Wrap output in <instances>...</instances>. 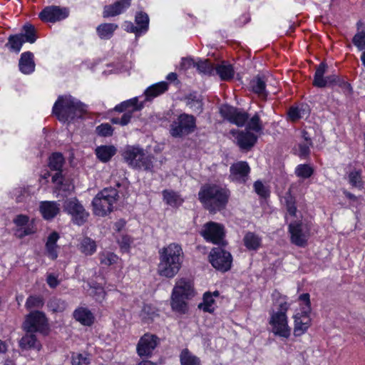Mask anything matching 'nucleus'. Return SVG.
I'll use <instances>...</instances> for the list:
<instances>
[{"instance_id": "obj_7", "label": "nucleus", "mask_w": 365, "mask_h": 365, "mask_svg": "<svg viewBox=\"0 0 365 365\" xmlns=\"http://www.w3.org/2000/svg\"><path fill=\"white\" fill-rule=\"evenodd\" d=\"M327 68V65L324 63H321L318 66L314 76L313 86L317 88H324L337 85L344 89L345 93H350L351 90L350 84L341 80L339 76L335 74L324 76Z\"/></svg>"}, {"instance_id": "obj_11", "label": "nucleus", "mask_w": 365, "mask_h": 365, "mask_svg": "<svg viewBox=\"0 0 365 365\" xmlns=\"http://www.w3.org/2000/svg\"><path fill=\"white\" fill-rule=\"evenodd\" d=\"M200 233L208 242L220 247H225L227 245L225 227L222 224L208 222L203 225Z\"/></svg>"}, {"instance_id": "obj_53", "label": "nucleus", "mask_w": 365, "mask_h": 365, "mask_svg": "<svg viewBox=\"0 0 365 365\" xmlns=\"http://www.w3.org/2000/svg\"><path fill=\"white\" fill-rule=\"evenodd\" d=\"M286 207L289 217H297V207L294 200L291 196L286 198Z\"/></svg>"}, {"instance_id": "obj_35", "label": "nucleus", "mask_w": 365, "mask_h": 365, "mask_svg": "<svg viewBox=\"0 0 365 365\" xmlns=\"http://www.w3.org/2000/svg\"><path fill=\"white\" fill-rule=\"evenodd\" d=\"M24 43H25V41L23 38V35L16 34L9 37L6 46L11 51L19 53Z\"/></svg>"}, {"instance_id": "obj_14", "label": "nucleus", "mask_w": 365, "mask_h": 365, "mask_svg": "<svg viewBox=\"0 0 365 365\" xmlns=\"http://www.w3.org/2000/svg\"><path fill=\"white\" fill-rule=\"evenodd\" d=\"M65 210L71 215L73 222L81 225L85 223L88 217V212L76 198H71L65 202Z\"/></svg>"}, {"instance_id": "obj_38", "label": "nucleus", "mask_w": 365, "mask_h": 365, "mask_svg": "<svg viewBox=\"0 0 365 365\" xmlns=\"http://www.w3.org/2000/svg\"><path fill=\"white\" fill-rule=\"evenodd\" d=\"M135 24L137 27H139L141 32L145 34L149 28V17L147 14L142 11L138 12L135 18Z\"/></svg>"}, {"instance_id": "obj_45", "label": "nucleus", "mask_w": 365, "mask_h": 365, "mask_svg": "<svg viewBox=\"0 0 365 365\" xmlns=\"http://www.w3.org/2000/svg\"><path fill=\"white\" fill-rule=\"evenodd\" d=\"M44 300L43 297L40 295H31L26 302L25 307L27 309H39L43 307Z\"/></svg>"}, {"instance_id": "obj_63", "label": "nucleus", "mask_w": 365, "mask_h": 365, "mask_svg": "<svg viewBox=\"0 0 365 365\" xmlns=\"http://www.w3.org/2000/svg\"><path fill=\"white\" fill-rule=\"evenodd\" d=\"M123 113L122 117L120 118L121 125H126L131 120L133 113L130 112H125Z\"/></svg>"}, {"instance_id": "obj_43", "label": "nucleus", "mask_w": 365, "mask_h": 365, "mask_svg": "<svg viewBox=\"0 0 365 365\" xmlns=\"http://www.w3.org/2000/svg\"><path fill=\"white\" fill-rule=\"evenodd\" d=\"M254 187L255 191L261 198L266 199L269 197L270 188L267 182L257 180L254 183Z\"/></svg>"}, {"instance_id": "obj_18", "label": "nucleus", "mask_w": 365, "mask_h": 365, "mask_svg": "<svg viewBox=\"0 0 365 365\" xmlns=\"http://www.w3.org/2000/svg\"><path fill=\"white\" fill-rule=\"evenodd\" d=\"M159 342V338L154 334H145L140 337L137 344V353L140 356L148 357L151 356L153 350Z\"/></svg>"}, {"instance_id": "obj_9", "label": "nucleus", "mask_w": 365, "mask_h": 365, "mask_svg": "<svg viewBox=\"0 0 365 365\" xmlns=\"http://www.w3.org/2000/svg\"><path fill=\"white\" fill-rule=\"evenodd\" d=\"M26 332H39L46 335L49 331V326L46 314L43 312L34 311L26 315L22 325Z\"/></svg>"}, {"instance_id": "obj_41", "label": "nucleus", "mask_w": 365, "mask_h": 365, "mask_svg": "<svg viewBox=\"0 0 365 365\" xmlns=\"http://www.w3.org/2000/svg\"><path fill=\"white\" fill-rule=\"evenodd\" d=\"M263 133V126L257 114L252 116V146L257 142L258 137Z\"/></svg>"}, {"instance_id": "obj_54", "label": "nucleus", "mask_w": 365, "mask_h": 365, "mask_svg": "<svg viewBox=\"0 0 365 365\" xmlns=\"http://www.w3.org/2000/svg\"><path fill=\"white\" fill-rule=\"evenodd\" d=\"M98 135L102 136H109L113 134L112 126L108 123H102L96 128Z\"/></svg>"}, {"instance_id": "obj_12", "label": "nucleus", "mask_w": 365, "mask_h": 365, "mask_svg": "<svg viewBox=\"0 0 365 365\" xmlns=\"http://www.w3.org/2000/svg\"><path fill=\"white\" fill-rule=\"evenodd\" d=\"M63 163L64 158L61 153H53L49 158L48 165L50 168L57 171L52 176L53 183L55 184L56 189L64 192H69L73 189V185L70 183L64 182V179L61 172Z\"/></svg>"}, {"instance_id": "obj_33", "label": "nucleus", "mask_w": 365, "mask_h": 365, "mask_svg": "<svg viewBox=\"0 0 365 365\" xmlns=\"http://www.w3.org/2000/svg\"><path fill=\"white\" fill-rule=\"evenodd\" d=\"M118 29V25L115 24H101L96 28L98 36L101 39H110L114 31Z\"/></svg>"}, {"instance_id": "obj_1", "label": "nucleus", "mask_w": 365, "mask_h": 365, "mask_svg": "<svg viewBox=\"0 0 365 365\" xmlns=\"http://www.w3.org/2000/svg\"><path fill=\"white\" fill-rule=\"evenodd\" d=\"M220 113L225 119L237 126H243L247 123L245 132L241 131L237 133L236 140L241 150H249L251 148V125L248 122V114L241 109L228 105L222 106ZM232 133L233 135L236 134L234 130Z\"/></svg>"}, {"instance_id": "obj_64", "label": "nucleus", "mask_w": 365, "mask_h": 365, "mask_svg": "<svg viewBox=\"0 0 365 365\" xmlns=\"http://www.w3.org/2000/svg\"><path fill=\"white\" fill-rule=\"evenodd\" d=\"M163 251H182V247L177 243H173L165 247Z\"/></svg>"}, {"instance_id": "obj_8", "label": "nucleus", "mask_w": 365, "mask_h": 365, "mask_svg": "<svg viewBox=\"0 0 365 365\" xmlns=\"http://www.w3.org/2000/svg\"><path fill=\"white\" fill-rule=\"evenodd\" d=\"M125 161L132 167L146 170L153 168L152 157L144 150L135 146H128L123 153Z\"/></svg>"}, {"instance_id": "obj_28", "label": "nucleus", "mask_w": 365, "mask_h": 365, "mask_svg": "<svg viewBox=\"0 0 365 365\" xmlns=\"http://www.w3.org/2000/svg\"><path fill=\"white\" fill-rule=\"evenodd\" d=\"M189 299L172 292L170 306L173 311L180 314H185L188 309L186 300Z\"/></svg>"}, {"instance_id": "obj_13", "label": "nucleus", "mask_w": 365, "mask_h": 365, "mask_svg": "<svg viewBox=\"0 0 365 365\" xmlns=\"http://www.w3.org/2000/svg\"><path fill=\"white\" fill-rule=\"evenodd\" d=\"M291 241L293 244L304 247L309 236V229L307 225L300 220H291L289 225Z\"/></svg>"}, {"instance_id": "obj_50", "label": "nucleus", "mask_w": 365, "mask_h": 365, "mask_svg": "<svg viewBox=\"0 0 365 365\" xmlns=\"http://www.w3.org/2000/svg\"><path fill=\"white\" fill-rule=\"evenodd\" d=\"M59 239V235L56 232H52L47 237L46 246L48 251H54L56 248V242Z\"/></svg>"}, {"instance_id": "obj_59", "label": "nucleus", "mask_w": 365, "mask_h": 365, "mask_svg": "<svg viewBox=\"0 0 365 365\" xmlns=\"http://www.w3.org/2000/svg\"><path fill=\"white\" fill-rule=\"evenodd\" d=\"M131 242V238L128 235H123L118 240V243L121 249L132 248V247L130 246Z\"/></svg>"}, {"instance_id": "obj_44", "label": "nucleus", "mask_w": 365, "mask_h": 365, "mask_svg": "<svg viewBox=\"0 0 365 365\" xmlns=\"http://www.w3.org/2000/svg\"><path fill=\"white\" fill-rule=\"evenodd\" d=\"M19 35H23L25 42L33 43L36 40L35 28L29 24L24 26L22 32Z\"/></svg>"}, {"instance_id": "obj_31", "label": "nucleus", "mask_w": 365, "mask_h": 365, "mask_svg": "<svg viewBox=\"0 0 365 365\" xmlns=\"http://www.w3.org/2000/svg\"><path fill=\"white\" fill-rule=\"evenodd\" d=\"M35 332H26L19 341V346L22 349H39L41 344L37 340Z\"/></svg>"}, {"instance_id": "obj_19", "label": "nucleus", "mask_w": 365, "mask_h": 365, "mask_svg": "<svg viewBox=\"0 0 365 365\" xmlns=\"http://www.w3.org/2000/svg\"><path fill=\"white\" fill-rule=\"evenodd\" d=\"M209 260L215 269L226 272L231 267L232 257L230 252H210Z\"/></svg>"}, {"instance_id": "obj_5", "label": "nucleus", "mask_w": 365, "mask_h": 365, "mask_svg": "<svg viewBox=\"0 0 365 365\" xmlns=\"http://www.w3.org/2000/svg\"><path fill=\"white\" fill-rule=\"evenodd\" d=\"M288 309L289 304L287 302H279L277 310H272L269 319L274 334L286 339L289 338L291 334L286 314Z\"/></svg>"}, {"instance_id": "obj_60", "label": "nucleus", "mask_w": 365, "mask_h": 365, "mask_svg": "<svg viewBox=\"0 0 365 365\" xmlns=\"http://www.w3.org/2000/svg\"><path fill=\"white\" fill-rule=\"evenodd\" d=\"M309 313H304L302 311V314L300 315L299 314L300 323L304 324V327L307 328V329L310 327V322H311V319L309 317Z\"/></svg>"}, {"instance_id": "obj_36", "label": "nucleus", "mask_w": 365, "mask_h": 365, "mask_svg": "<svg viewBox=\"0 0 365 365\" xmlns=\"http://www.w3.org/2000/svg\"><path fill=\"white\" fill-rule=\"evenodd\" d=\"M195 68H197V71L201 74L207 76H215V66H214L212 64V63L207 59L198 60L197 61H196Z\"/></svg>"}, {"instance_id": "obj_6", "label": "nucleus", "mask_w": 365, "mask_h": 365, "mask_svg": "<svg viewBox=\"0 0 365 365\" xmlns=\"http://www.w3.org/2000/svg\"><path fill=\"white\" fill-rule=\"evenodd\" d=\"M182 259L183 255L180 252H160L158 274L167 278H173L179 272Z\"/></svg>"}, {"instance_id": "obj_29", "label": "nucleus", "mask_w": 365, "mask_h": 365, "mask_svg": "<svg viewBox=\"0 0 365 365\" xmlns=\"http://www.w3.org/2000/svg\"><path fill=\"white\" fill-rule=\"evenodd\" d=\"M167 90H168V83L165 81H161V82H159L158 83L150 86L145 91L144 102L151 101L154 98L163 93Z\"/></svg>"}, {"instance_id": "obj_26", "label": "nucleus", "mask_w": 365, "mask_h": 365, "mask_svg": "<svg viewBox=\"0 0 365 365\" xmlns=\"http://www.w3.org/2000/svg\"><path fill=\"white\" fill-rule=\"evenodd\" d=\"M19 70L24 74H31L35 70L34 54L29 51L24 52L21 55L19 63Z\"/></svg>"}, {"instance_id": "obj_21", "label": "nucleus", "mask_w": 365, "mask_h": 365, "mask_svg": "<svg viewBox=\"0 0 365 365\" xmlns=\"http://www.w3.org/2000/svg\"><path fill=\"white\" fill-rule=\"evenodd\" d=\"M250 171L247 163L240 161L233 164L230 167V178L233 181L244 182Z\"/></svg>"}, {"instance_id": "obj_57", "label": "nucleus", "mask_w": 365, "mask_h": 365, "mask_svg": "<svg viewBox=\"0 0 365 365\" xmlns=\"http://www.w3.org/2000/svg\"><path fill=\"white\" fill-rule=\"evenodd\" d=\"M299 299L305 303V307L303 308L304 313H310L311 312V302L309 299V294L308 293H304L301 294L299 297Z\"/></svg>"}, {"instance_id": "obj_22", "label": "nucleus", "mask_w": 365, "mask_h": 365, "mask_svg": "<svg viewBox=\"0 0 365 365\" xmlns=\"http://www.w3.org/2000/svg\"><path fill=\"white\" fill-rule=\"evenodd\" d=\"M140 97H134L129 100L123 101L120 104L115 106V110L118 112H130L133 113L135 111L141 110L144 107V101H140Z\"/></svg>"}, {"instance_id": "obj_25", "label": "nucleus", "mask_w": 365, "mask_h": 365, "mask_svg": "<svg viewBox=\"0 0 365 365\" xmlns=\"http://www.w3.org/2000/svg\"><path fill=\"white\" fill-rule=\"evenodd\" d=\"M309 113V106L304 103L291 106L287 112L288 118L292 122H296L301 118L307 117Z\"/></svg>"}, {"instance_id": "obj_23", "label": "nucleus", "mask_w": 365, "mask_h": 365, "mask_svg": "<svg viewBox=\"0 0 365 365\" xmlns=\"http://www.w3.org/2000/svg\"><path fill=\"white\" fill-rule=\"evenodd\" d=\"M131 0H120L113 4L107 5L103 9L104 17H113L124 12L130 5Z\"/></svg>"}, {"instance_id": "obj_52", "label": "nucleus", "mask_w": 365, "mask_h": 365, "mask_svg": "<svg viewBox=\"0 0 365 365\" xmlns=\"http://www.w3.org/2000/svg\"><path fill=\"white\" fill-rule=\"evenodd\" d=\"M308 329L305 328L304 324L300 323L299 314L294 316V334L296 336L302 335Z\"/></svg>"}, {"instance_id": "obj_17", "label": "nucleus", "mask_w": 365, "mask_h": 365, "mask_svg": "<svg viewBox=\"0 0 365 365\" xmlns=\"http://www.w3.org/2000/svg\"><path fill=\"white\" fill-rule=\"evenodd\" d=\"M14 223L16 225L17 230L16 235L19 237L34 234L36 232V220H30L27 215H19L14 220Z\"/></svg>"}, {"instance_id": "obj_58", "label": "nucleus", "mask_w": 365, "mask_h": 365, "mask_svg": "<svg viewBox=\"0 0 365 365\" xmlns=\"http://www.w3.org/2000/svg\"><path fill=\"white\" fill-rule=\"evenodd\" d=\"M195 63L196 62L190 58H182L181 63H180V68L182 70L186 71L192 67L195 68Z\"/></svg>"}, {"instance_id": "obj_46", "label": "nucleus", "mask_w": 365, "mask_h": 365, "mask_svg": "<svg viewBox=\"0 0 365 365\" xmlns=\"http://www.w3.org/2000/svg\"><path fill=\"white\" fill-rule=\"evenodd\" d=\"M100 260L101 264L110 266L117 264L120 259L114 252H101Z\"/></svg>"}, {"instance_id": "obj_62", "label": "nucleus", "mask_w": 365, "mask_h": 365, "mask_svg": "<svg viewBox=\"0 0 365 365\" xmlns=\"http://www.w3.org/2000/svg\"><path fill=\"white\" fill-rule=\"evenodd\" d=\"M188 106L196 112H201L202 110V103L199 100L190 102Z\"/></svg>"}, {"instance_id": "obj_40", "label": "nucleus", "mask_w": 365, "mask_h": 365, "mask_svg": "<svg viewBox=\"0 0 365 365\" xmlns=\"http://www.w3.org/2000/svg\"><path fill=\"white\" fill-rule=\"evenodd\" d=\"M47 307L52 312H62L66 308V303L61 299L52 297L47 302Z\"/></svg>"}, {"instance_id": "obj_48", "label": "nucleus", "mask_w": 365, "mask_h": 365, "mask_svg": "<svg viewBox=\"0 0 365 365\" xmlns=\"http://www.w3.org/2000/svg\"><path fill=\"white\" fill-rule=\"evenodd\" d=\"M313 169L307 164L299 165L295 169V174L302 178H309L313 174Z\"/></svg>"}, {"instance_id": "obj_4", "label": "nucleus", "mask_w": 365, "mask_h": 365, "mask_svg": "<svg viewBox=\"0 0 365 365\" xmlns=\"http://www.w3.org/2000/svg\"><path fill=\"white\" fill-rule=\"evenodd\" d=\"M118 197V190L115 188H105L99 192L92 201L93 213L98 216H106L113 209Z\"/></svg>"}, {"instance_id": "obj_3", "label": "nucleus", "mask_w": 365, "mask_h": 365, "mask_svg": "<svg viewBox=\"0 0 365 365\" xmlns=\"http://www.w3.org/2000/svg\"><path fill=\"white\" fill-rule=\"evenodd\" d=\"M53 115L63 123H70L80 118L86 112L85 105L71 95L58 97L53 109Z\"/></svg>"}, {"instance_id": "obj_2", "label": "nucleus", "mask_w": 365, "mask_h": 365, "mask_svg": "<svg viewBox=\"0 0 365 365\" xmlns=\"http://www.w3.org/2000/svg\"><path fill=\"white\" fill-rule=\"evenodd\" d=\"M229 197L230 191L227 187L215 184L205 185L198 192L199 200L211 212L225 208Z\"/></svg>"}, {"instance_id": "obj_47", "label": "nucleus", "mask_w": 365, "mask_h": 365, "mask_svg": "<svg viewBox=\"0 0 365 365\" xmlns=\"http://www.w3.org/2000/svg\"><path fill=\"white\" fill-rule=\"evenodd\" d=\"M349 184L356 188L361 189L363 187V182L361 180V173L358 170L350 172L348 175Z\"/></svg>"}, {"instance_id": "obj_56", "label": "nucleus", "mask_w": 365, "mask_h": 365, "mask_svg": "<svg viewBox=\"0 0 365 365\" xmlns=\"http://www.w3.org/2000/svg\"><path fill=\"white\" fill-rule=\"evenodd\" d=\"M123 28L128 32L135 33L136 36H140L143 34L140 29H139V27L134 26L130 21H125L123 24Z\"/></svg>"}, {"instance_id": "obj_55", "label": "nucleus", "mask_w": 365, "mask_h": 365, "mask_svg": "<svg viewBox=\"0 0 365 365\" xmlns=\"http://www.w3.org/2000/svg\"><path fill=\"white\" fill-rule=\"evenodd\" d=\"M81 245L83 251H95L96 249L95 242L88 237H84L82 240Z\"/></svg>"}, {"instance_id": "obj_27", "label": "nucleus", "mask_w": 365, "mask_h": 365, "mask_svg": "<svg viewBox=\"0 0 365 365\" xmlns=\"http://www.w3.org/2000/svg\"><path fill=\"white\" fill-rule=\"evenodd\" d=\"M73 318L84 326H91L94 322L93 314L86 307H78L73 313Z\"/></svg>"}, {"instance_id": "obj_10", "label": "nucleus", "mask_w": 365, "mask_h": 365, "mask_svg": "<svg viewBox=\"0 0 365 365\" xmlns=\"http://www.w3.org/2000/svg\"><path fill=\"white\" fill-rule=\"evenodd\" d=\"M196 127V120L193 115L180 114L170 124V133L174 138H182L192 133Z\"/></svg>"}, {"instance_id": "obj_34", "label": "nucleus", "mask_w": 365, "mask_h": 365, "mask_svg": "<svg viewBox=\"0 0 365 365\" xmlns=\"http://www.w3.org/2000/svg\"><path fill=\"white\" fill-rule=\"evenodd\" d=\"M163 200L170 206L178 207L183 202V199L175 191L165 190L163 192Z\"/></svg>"}, {"instance_id": "obj_39", "label": "nucleus", "mask_w": 365, "mask_h": 365, "mask_svg": "<svg viewBox=\"0 0 365 365\" xmlns=\"http://www.w3.org/2000/svg\"><path fill=\"white\" fill-rule=\"evenodd\" d=\"M361 25V21L357 23L358 31L354 36L352 42L354 45L359 50L362 51L365 48V30L360 29Z\"/></svg>"}, {"instance_id": "obj_32", "label": "nucleus", "mask_w": 365, "mask_h": 365, "mask_svg": "<svg viewBox=\"0 0 365 365\" xmlns=\"http://www.w3.org/2000/svg\"><path fill=\"white\" fill-rule=\"evenodd\" d=\"M96 155L102 162H108L116 153L113 145H101L96 148Z\"/></svg>"}, {"instance_id": "obj_30", "label": "nucleus", "mask_w": 365, "mask_h": 365, "mask_svg": "<svg viewBox=\"0 0 365 365\" xmlns=\"http://www.w3.org/2000/svg\"><path fill=\"white\" fill-rule=\"evenodd\" d=\"M234 73L232 66L225 61L218 63L215 68V75H218L220 79L223 81L232 79Z\"/></svg>"}, {"instance_id": "obj_42", "label": "nucleus", "mask_w": 365, "mask_h": 365, "mask_svg": "<svg viewBox=\"0 0 365 365\" xmlns=\"http://www.w3.org/2000/svg\"><path fill=\"white\" fill-rule=\"evenodd\" d=\"M215 299L210 292H205L203 295V302L198 305L200 309L205 312L212 313L215 310Z\"/></svg>"}, {"instance_id": "obj_24", "label": "nucleus", "mask_w": 365, "mask_h": 365, "mask_svg": "<svg viewBox=\"0 0 365 365\" xmlns=\"http://www.w3.org/2000/svg\"><path fill=\"white\" fill-rule=\"evenodd\" d=\"M40 212L45 220L54 218L60 211V205L53 201H42L39 206Z\"/></svg>"}, {"instance_id": "obj_51", "label": "nucleus", "mask_w": 365, "mask_h": 365, "mask_svg": "<svg viewBox=\"0 0 365 365\" xmlns=\"http://www.w3.org/2000/svg\"><path fill=\"white\" fill-rule=\"evenodd\" d=\"M312 143L310 140H306L305 142L299 143L298 145V155L301 158H306L310 153V146Z\"/></svg>"}, {"instance_id": "obj_15", "label": "nucleus", "mask_w": 365, "mask_h": 365, "mask_svg": "<svg viewBox=\"0 0 365 365\" xmlns=\"http://www.w3.org/2000/svg\"><path fill=\"white\" fill-rule=\"evenodd\" d=\"M271 78L272 75L268 71H263L252 78V93L262 101H266L269 92L266 88L267 83Z\"/></svg>"}, {"instance_id": "obj_20", "label": "nucleus", "mask_w": 365, "mask_h": 365, "mask_svg": "<svg viewBox=\"0 0 365 365\" xmlns=\"http://www.w3.org/2000/svg\"><path fill=\"white\" fill-rule=\"evenodd\" d=\"M173 292L180 294L185 298H192L195 296L194 284L189 278H180L176 281Z\"/></svg>"}, {"instance_id": "obj_61", "label": "nucleus", "mask_w": 365, "mask_h": 365, "mask_svg": "<svg viewBox=\"0 0 365 365\" xmlns=\"http://www.w3.org/2000/svg\"><path fill=\"white\" fill-rule=\"evenodd\" d=\"M46 282L51 288H55L59 284L57 277L51 274L48 275Z\"/></svg>"}, {"instance_id": "obj_49", "label": "nucleus", "mask_w": 365, "mask_h": 365, "mask_svg": "<svg viewBox=\"0 0 365 365\" xmlns=\"http://www.w3.org/2000/svg\"><path fill=\"white\" fill-rule=\"evenodd\" d=\"M71 364L72 365H89L90 359L82 354H73Z\"/></svg>"}, {"instance_id": "obj_37", "label": "nucleus", "mask_w": 365, "mask_h": 365, "mask_svg": "<svg viewBox=\"0 0 365 365\" xmlns=\"http://www.w3.org/2000/svg\"><path fill=\"white\" fill-rule=\"evenodd\" d=\"M180 359L181 365H201L200 359L187 349L181 351Z\"/></svg>"}, {"instance_id": "obj_16", "label": "nucleus", "mask_w": 365, "mask_h": 365, "mask_svg": "<svg viewBox=\"0 0 365 365\" xmlns=\"http://www.w3.org/2000/svg\"><path fill=\"white\" fill-rule=\"evenodd\" d=\"M68 15V9L57 6H50L42 10L39 14V18L43 21L54 23L66 19Z\"/></svg>"}]
</instances>
